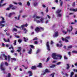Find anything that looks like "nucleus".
<instances>
[{
	"label": "nucleus",
	"mask_w": 77,
	"mask_h": 77,
	"mask_svg": "<svg viewBox=\"0 0 77 77\" xmlns=\"http://www.w3.org/2000/svg\"><path fill=\"white\" fill-rule=\"evenodd\" d=\"M14 36L15 37H16V38H20V36H18V35H15Z\"/></svg>",
	"instance_id": "6e6d98bb"
},
{
	"label": "nucleus",
	"mask_w": 77,
	"mask_h": 77,
	"mask_svg": "<svg viewBox=\"0 0 77 77\" xmlns=\"http://www.w3.org/2000/svg\"><path fill=\"white\" fill-rule=\"evenodd\" d=\"M38 42L37 41H36L34 42L35 44H38Z\"/></svg>",
	"instance_id": "4d7b16f0"
},
{
	"label": "nucleus",
	"mask_w": 77,
	"mask_h": 77,
	"mask_svg": "<svg viewBox=\"0 0 77 77\" xmlns=\"http://www.w3.org/2000/svg\"><path fill=\"white\" fill-rule=\"evenodd\" d=\"M32 49L31 48H30V50L28 52V53L29 54H32Z\"/></svg>",
	"instance_id": "aec40b11"
},
{
	"label": "nucleus",
	"mask_w": 77,
	"mask_h": 77,
	"mask_svg": "<svg viewBox=\"0 0 77 77\" xmlns=\"http://www.w3.org/2000/svg\"><path fill=\"white\" fill-rule=\"evenodd\" d=\"M41 18V17H40L39 16H36V18Z\"/></svg>",
	"instance_id": "774afa93"
},
{
	"label": "nucleus",
	"mask_w": 77,
	"mask_h": 77,
	"mask_svg": "<svg viewBox=\"0 0 77 77\" xmlns=\"http://www.w3.org/2000/svg\"><path fill=\"white\" fill-rule=\"evenodd\" d=\"M11 77V73H8V76L6 77Z\"/></svg>",
	"instance_id": "cd10ccee"
},
{
	"label": "nucleus",
	"mask_w": 77,
	"mask_h": 77,
	"mask_svg": "<svg viewBox=\"0 0 77 77\" xmlns=\"http://www.w3.org/2000/svg\"><path fill=\"white\" fill-rule=\"evenodd\" d=\"M46 10V13H47V12H48V7H47Z\"/></svg>",
	"instance_id": "69168bd1"
},
{
	"label": "nucleus",
	"mask_w": 77,
	"mask_h": 77,
	"mask_svg": "<svg viewBox=\"0 0 77 77\" xmlns=\"http://www.w3.org/2000/svg\"><path fill=\"white\" fill-rule=\"evenodd\" d=\"M29 46L32 48H35V47H34L33 45H30Z\"/></svg>",
	"instance_id": "f704fd0d"
},
{
	"label": "nucleus",
	"mask_w": 77,
	"mask_h": 77,
	"mask_svg": "<svg viewBox=\"0 0 77 77\" xmlns=\"http://www.w3.org/2000/svg\"><path fill=\"white\" fill-rule=\"evenodd\" d=\"M24 39L25 42H27V41H28V38H26L25 37H24Z\"/></svg>",
	"instance_id": "c756f323"
},
{
	"label": "nucleus",
	"mask_w": 77,
	"mask_h": 77,
	"mask_svg": "<svg viewBox=\"0 0 77 77\" xmlns=\"http://www.w3.org/2000/svg\"><path fill=\"white\" fill-rule=\"evenodd\" d=\"M28 74H29V77H30V76H32V72L31 71H29L28 72Z\"/></svg>",
	"instance_id": "f3484780"
},
{
	"label": "nucleus",
	"mask_w": 77,
	"mask_h": 77,
	"mask_svg": "<svg viewBox=\"0 0 77 77\" xmlns=\"http://www.w3.org/2000/svg\"><path fill=\"white\" fill-rule=\"evenodd\" d=\"M6 35H7V36H9V35H10V33H8V32H6Z\"/></svg>",
	"instance_id": "13d9d810"
},
{
	"label": "nucleus",
	"mask_w": 77,
	"mask_h": 77,
	"mask_svg": "<svg viewBox=\"0 0 77 77\" xmlns=\"http://www.w3.org/2000/svg\"><path fill=\"white\" fill-rule=\"evenodd\" d=\"M27 5L28 6H29L30 5V2H29V1H28L27 2Z\"/></svg>",
	"instance_id": "58836bf2"
},
{
	"label": "nucleus",
	"mask_w": 77,
	"mask_h": 77,
	"mask_svg": "<svg viewBox=\"0 0 77 77\" xmlns=\"http://www.w3.org/2000/svg\"><path fill=\"white\" fill-rule=\"evenodd\" d=\"M43 20H44V18H42L41 19H40V22H41L42 23H44V21H43Z\"/></svg>",
	"instance_id": "a878e982"
},
{
	"label": "nucleus",
	"mask_w": 77,
	"mask_h": 77,
	"mask_svg": "<svg viewBox=\"0 0 77 77\" xmlns=\"http://www.w3.org/2000/svg\"><path fill=\"white\" fill-rule=\"evenodd\" d=\"M0 26L1 27H4V26H5V25L1 24H0Z\"/></svg>",
	"instance_id": "c03bdc74"
},
{
	"label": "nucleus",
	"mask_w": 77,
	"mask_h": 77,
	"mask_svg": "<svg viewBox=\"0 0 77 77\" xmlns=\"http://www.w3.org/2000/svg\"><path fill=\"white\" fill-rule=\"evenodd\" d=\"M3 39L4 41L5 42H10V40H9V38H8V40H6V39H5V38H4Z\"/></svg>",
	"instance_id": "ddd939ff"
},
{
	"label": "nucleus",
	"mask_w": 77,
	"mask_h": 77,
	"mask_svg": "<svg viewBox=\"0 0 77 77\" xmlns=\"http://www.w3.org/2000/svg\"><path fill=\"white\" fill-rule=\"evenodd\" d=\"M35 40H38V38L35 37L33 39V41H35Z\"/></svg>",
	"instance_id": "49530a36"
},
{
	"label": "nucleus",
	"mask_w": 77,
	"mask_h": 77,
	"mask_svg": "<svg viewBox=\"0 0 77 77\" xmlns=\"http://www.w3.org/2000/svg\"><path fill=\"white\" fill-rule=\"evenodd\" d=\"M47 16L48 17L49 19H50V18H51V17H50V16L49 15H47Z\"/></svg>",
	"instance_id": "3c124183"
},
{
	"label": "nucleus",
	"mask_w": 77,
	"mask_h": 77,
	"mask_svg": "<svg viewBox=\"0 0 77 77\" xmlns=\"http://www.w3.org/2000/svg\"><path fill=\"white\" fill-rule=\"evenodd\" d=\"M40 29H41V30H42V31H43V30H44V28H42V27H40Z\"/></svg>",
	"instance_id": "79ce46f5"
},
{
	"label": "nucleus",
	"mask_w": 77,
	"mask_h": 77,
	"mask_svg": "<svg viewBox=\"0 0 77 77\" xmlns=\"http://www.w3.org/2000/svg\"><path fill=\"white\" fill-rule=\"evenodd\" d=\"M18 42H19V43H21V41H22L21 40L19 39L18 40Z\"/></svg>",
	"instance_id": "603ef678"
},
{
	"label": "nucleus",
	"mask_w": 77,
	"mask_h": 77,
	"mask_svg": "<svg viewBox=\"0 0 77 77\" xmlns=\"http://www.w3.org/2000/svg\"><path fill=\"white\" fill-rule=\"evenodd\" d=\"M18 66H17L16 67H15V68L14 69V70H16V69H17V68H18Z\"/></svg>",
	"instance_id": "0e129e2a"
},
{
	"label": "nucleus",
	"mask_w": 77,
	"mask_h": 77,
	"mask_svg": "<svg viewBox=\"0 0 77 77\" xmlns=\"http://www.w3.org/2000/svg\"><path fill=\"white\" fill-rule=\"evenodd\" d=\"M1 18L2 19V21H5V18L3 17H1Z\"/></svg>",
	"instance_id": "052dcab7"
},
{
	"label": "nucleus",
	"mask_w": 77,
	"mask_h": 77,
	"mask_svg": "<svg viewBox=\"0 0 77 77\" xmlns=\"http://www.w3.org/2000/svg\"><path fill=\"white\" fill-rule=\"evenodd\" d=\"M5 23V20H2L0 21V24H3L4 23Z\"/></svg>",
	"instance_id": "393cba45"
},
{
	"label": "nucleus",
	"mask_w": 77,
	"mask_h": 77,
	"mask_svg": "<svg viewBox=\"0 0 77 77\" xmlns=\"http://www.w3.org/2000/svg\"><path fill=\"white\" fill-rule=\"evenodd\" d=\"M70 27L71 28V29H68L66 32H65V31L63 30L62 31V32L63 33H64V34H66L68 33V31L69 32H71V31L72 30V29H73V28H72V26H71Z\"/></svg>",
	"instance_id": "7ed1b4c3"
},
{
	"label": "nucleus",
	"mask_w": 77,
	"mask_h": 77,
	"mask_svg": "<svg viewBox=\"0 0 77 77\" xmlns=\"http://www.w3.org/2000/svg\"><path fill=\"white\" fill-rule=\"evenodd\" d=\"M54 74H55V73L53 72L52 74H51L50 75V76L52 77H54Z\"/></svg>",
	"instance_id": "a211bd4d"
},
{
	"label": "nucleus",
	"mask_w": 77,
	"mask_h": 77,
	"mask_svg": "<svg viewBox=\"0 0 77 77\" xmlns=\"http://www.w3.org/2000/svg\"><path fill=\"white\" fill-rule=\"evenodd\" d=\"M36 22L37 23H41V21L39 20H36Z\"/></svg>",
	"instance_id": "680f3d73"
},
{
	"label": "nucleus",
	"mask_w": 77,
	"mask_h": 77,
	"mask_svg": "<svg viewBox=\"0 0 77 77\" xmlns=\"http://www.w3.org/2000/svg\"><path fill=\"white\" fill-rule=\"evenodd\" d=\"M60 63H61V62H59L57 63V65H60Z\"/></svg>",
	"instance_id": "8fccbe9b"
},
{
	"label": "nucleus",
	"mask_w": 77,
	"mask_h": 77,
	"mask_svg": "<svg viewBox=\"0 0 77 77\" xmlns=\"http://www.w3.org/2000/svg\"><path fill=\"white\" fill-rule=\"evenodd\" d=\"M63 5V1H61L60 3V6L61 7L62 6V5Z\"/></svg>",
	"instance_id": "2f4dec72"
},
{
	"label": "nucleus",
	"mask_w": 77,
	"mask_h": 77,
	"mask_svg": "<svg viewBox=\"0 0 77 77\" xmlns=\"http://www.w3.org/2000/svg\"><path fill=\"white\" fill-rule=\"evenodd\" d=\"M31 69H33V70H35V69H36V66H32L31 67Z\"/></svg>",
	"instance_id": "4468645a"
},
{
	"label": "nucleus",
	"mask_w": 77,
	"mask_h": 77,
	"mask_svg": "<svg viewBox=\"0 0 77 77\" xmlns=\"http://www.w3.org/2000/svg\"><path fill=\"white\" fill-rule=\"evenodd\" d=\"M70 11H73V12H77V8L75 9H72L70 8Z\"/></svg>",
	"instance_id": "f8f14e48"
},
{
	"label": "nucleus",
	"mask_w": 77,
	"mask_h": 77,
	"mask_svg": "<svg viewBox=\"0 0 77 77\" xmlns=\"http://www.w3.org/2000/svg\"><path fill=\"white\" fill-rule=\"evenodd\" d=\"M52 58H53L54 59H58V58L57 57H56V56L58 57H60V59H62V56L59 54L57 55L55 53H53L52 55Z\"/></svg>",
	"instance_id": "f257e3e1"
},
{
	"label": "nucleus",
	"mask_w": 77,
	"mask_h": 77,
	"mask_svg": "<svg viewBox=\"0 0 77 77\" xmlns=\"http://www.w3.org/2000/svg\"><path fill=\"white\" fill-rule=\"evenodd\" d=\"M35 30L37 33H38L40 31V28H39L38 27H36L35 29Z\"/></svg>",
	"instance_id": "6e6552de"
},
{
	"label": "nucleus",
	"mask_w": 77,
	"mask_h": 77,
	"mask_svg": "<svg viewBox=\"0 0 77 77\" xmlns=\"http://www.w3.org/2000/svg\"><path fill=\"white\" fill-rule=\"evenodd\" d=\"M38 4V3L36 2H35L34 3V6H36Z\"/></svg>",
	"instance_id": "de8ad7c7"
},
{
	"label": "nucleus",
	"mask_w": 77,
	"mask_h": 77,
	"mask_svg": "<svg viewBox=\"0 0 77 77\" xmlns=\"http://www.w3.org/2000/svg\"><path fill=\"white\" fill-rule=\"evenodd\" d=\"M69 38H70V37H66L65 38H63V37H62L61 38L63 41H65L66 42H69V41H68V39H69Z\"/></svg>",
	"instance_id": "20e7f679"
},
{
	"label": "nucleus",
	"mask_w": 77,
	"mask_h": 77,
	"mask_svg": "<svg viewBox=\"0 0 77 77\" xmlns=\"http://www.w3.org/2000/svg\"><path fill=\"white\" fill-rule=\"evenodd\" d=\"M62 11V10H59L58 9V10L57 11H56V13L57 14H59Z\"/></svg>",
	"instance_id": "dca6fc26"
},
{
	"label": "nucleus",
	"mask_w": 77,
	"mask_h": 77,
	"mask_svg": "<svg viewBox=\"0 0 77 77\" xmlns=\"http://www.w3.org/2000/svg\"><path fill=\"white\" fill-rule=\"evenodd\" d=\"M13 30L14 32H17V29L15 28H13Z\"/></svg>",
	"instance_id": "ea45409f"
},
{
	"label": "nucleus",
	"mask_w": 77,
	"mask_h": 77,
	"mask_svg": "<svg viewBox=\"0 0 77 77\" xmlns=\"http://www.w3.org/2000/svg\"><path fill=\"white\" fill-rule=\"evenodd\" d=\"M27 15H23L22 16L23 18H25V17H27Z\"/></svg>",
	"instance_id": "bf43d9fd"
},
{
	"label": "nucleus",
	"mask_w": 77,
	"mask_h": 77,
	"mask_svg": "<svg viewBox=\"0 0 77 77\" xmlns=\"http://www.w3.org/2000/svg\"><path fill=\"white\" fill-rule=\"evenodd\" d=\"M6 4H7V3H5L3 4L2 5H1V7H2L3 6H5V5H6Z\"/></svg>",
	"instance_id": "37998d69"
},
{
	"label": "nucleus",
	"mask_w": 77,
	"mask_h": 77,
	"mask_svg": "<svg viewBox=\"0 0 77 77\" xmlns=\"http://www.w3.org/2000/svg\"><path fill=\"white\" fill-rule=\"evenodd\" d=\"M42 63H38V66H37V67H38V68H42Z\"/></svg>",
	"instance_id": "9b49d317"
},
{
	"label": "nucleus",
	"mask_w": 77,
	"mask_h": 77,
	"mask_svg": "<svg viewBox=\"0 0 77 77\" xmlns=\"http://www.w3.org/2000/svg\"><path fill=\"white\" fill-rule=\"evenodd\" d=\"M18 3L19 5H20V6L22 5V3L21 2H18Z\"/></svg>",
	"instance_id": "5fc2aeb1"
},
{
	"label": "nucleus",
	"mask_w": 77,
	"mask_h": 77,
	"mask_svg": "<svg viewBox=\"0 0 77 77\" xmlns=\"http://www.w3.org/2000/svg\"><path fill=\"white\" fill-rule=\"evenodd\" d=\"M27 26H28L27 23H26L25 25H22L20 27V28H21L22 29H23L24 27H27Z\"/></svg>",
	"instance_id": "1a4fd4ad"
},
{
	"label": "nucleus",
	"mask_w": 77,
	"mask_h": 77,
	"mask_svg": "<svg viewBox=\"0 0 77 77\" xmlns=\"http://www.w3.org/2000/svg\"><path fill=\"white\" fill-rule=\"evenodd\" d=\"M4 1V0H1L0 2V7L2 6V3Z\"/></svg>",
	"instance_id": "bb28decb"
},
{
	"label": "nucleus",
	"mask_w": 77,
	"mask_h": 77,
	"mask_svg": "<svg viewBox=\"0 0 77 77\" xmlns=\"http://www.w3.org/2000/svg\"><path fill=\"white\" fill-rule=\"evenodd\" d=\"M67 67L66 68V69H69V68H70V66H69V64H67L66 65Z\"/></svg>",
	"instance_id": "5701e85b"
},
{
	"label": "nucleus",
	"mask_w": 77,
	"mask_h": 77,
	"mask_svg": "<svg viewBox=\"0 0 77 77\" xmlns=\"http://www.w3.org/2000/svg\"><path fill=\"white\" fill-rule=\"evenodd\" d=\"M74 72H72L70 74V77H72V76L74 75Z\"/></svg>",
	"instance_id": "b1692460"
},
{
	"label": "nucleus",
	"mask_w": 77,
	"mask_h": 77,
	"mask_svg": "<svg viewBox=\"0 0 77 77\" xmlns=\"http://www.w3.org/2000/svg\"><path fill=\"white\" fill-rule=\"evenodd\" d=\"M56 66V65L54 64H53L51 66H50V68H54Z\"/></svg>",
	"instance_id": "6ab92c4d"
},
{
	"label": "nucleus",
	"mask_w": 77,
	"mask_h": 77,
	"mask_svg": "<svg viewBox=\"0 0 77 77\" xmlns=\"http://www.w3.org/2000/svg\"><path fill=\"white\" fill-rule=\"evenodd\" d=\"M50 60V58H49V57L47 58V60L46 61V62H48V61H49V60Z\"/></svg>",
	"instance_id": "a18cd8bd"
},
{
	"label": "nucleus",
	"mask_w": 77,
	"mask_h": 77,
	"mask_svg": "<svg viewBox=\"0 0 77 77\" xmlns=\"http://www.w3.org/2000/svg\"><path fill=\"white\" fill-rule=\"evenodd\" d=\"M11 59L13 60H14V61H16L17 60V59L15 58H12Z\"/></svg>",
	"instance_id": "e433bc0d"
},
{
	"label": "nucleus",
	"mask_w": 77,
	"mask_h": 77,
	"mask_svg": "<svg viewBox=\"0 0 77 77\" xmlns=\"http://www.w3.org/2000/svg\"><path fill=\"white\" fill-rule=\"evenodd\" d=\"M14 45H17V40H15L14 41Z\"/></svg>",
	"instance_id": "4c0bfd02"
},
{
	"label": "nucleus",
	"mask_w": 77,
	"mask_h": 77,
	"mask_svg": "<svg viewBox=\"0 0 77 77\" xmlns=\"http://www.w3.org/2000/svg\"><path fill=\"white\" fill-rule=\"evenodd\" d=\"M58 35V32L57 31L55 32V34L53 36L54 37V38H55L56 37H57Z\"/></svg>",
	"instance_id": "9d476101"
},
{
	"label": "nucleus",
	"mask_w": 77,
	"mask_h": 77,
	"mask_svg": "<svg viewBox=\"0 0 77 77\" xmlns=\"http://www.w3.org/2000/svg\"><path fill=\"white\" fill-rule=\"evenodd\" d=\"M75 2H74L73 3H72V6L73 7H75Z\"/></svg>",
	"instance_id": "7c9ffc66"
},
{
	"label": "nucleus",
	"mask_w": 77,
	"mask_h": 77,
	"mask_svg": "<svg viewBox=\"0 0 77 77\" xmlns=\"http://www.w3.org/2000/svg\"><path fill=\"white\" fill-rule=\"evenodd\" d=\"M46 46L47 47V50L48 51H50V45H49V42H48L46 43Z\"/></svg>",
	"instance_id": "0eeeda50"
},
{
	"label": "nucleus",
	"mask_w": 77,
	"mask_h": 77,
	"mask_svg": "<svg viewBox=\"0 0 77 77\" xmlns=\"http://www.w3.org/2000/svg\"><path fill=\"white\" fill-rule=\"evenodd\" d=\"M40 51H41L40 50V49H38L37 51L36 52V54H38V53H39Z\"/></svg>",
	"instance_id": "c85d7f7f"
},
{
	"label": "nucleus",
	"mask_w": 77,
	"mask_h": 77,
	"mask_svg": "<svg viewBox=\"0 0 77 77\" xmlns=\"http://www.w3.org/2000/svg\"><path fill=\"white\" fill-rule=\"evenodd\" d=\"M5 65H6V66H8L9 65V64H8V63L7 62H5Z\"/></svg>",
	"instance_id": "473e14b6"
},
{
	"label": "nucleus",
	"mask_w": 77,
	"mask_h": 77,
	"mask_svg": "<svg viewBox=\"0 0 77 77\" xmlns=\"http://www.w3.org/2000/svg\"><path fill=\"white\" fill-rule=\"evenodd\" d=\"M20 15L18 16V18H17V20H20Z\"/></svg>",
	"instance_id": "864d4df0"
},
{
	"label": "nucleus",
	"mask_w": 77,
	"mask_h": 77,
	"mask_svg": "<svg viewBox=\"0 0 77 77\" xmlns=\"http://www.w3.org/2000/svg\"><path fill=\"white\" fill-rule=\"evenodd\" d=\"M50 71L48 70V69H46L45 70V72L43 73H42L41 75H45V74H46V73H50Z\"/></svg>",
	"instance_id": "39448f33"
},
{
	"label": "nucleus",
	"mask_w": 77,
	"mask_h": 77,
	"mask_svg": "<svg viewBox=\"0 0 77 77\" xmlns=\"http://www.w3.org/2000/svg\"><path fill=\"white\" fill-rule=\"evenodd\" d=\"M16 27L17 28H18V29H21V27H19L18 26H16Z\"/></svg>",
	"instance_id": "e2e57ef3"
},
{
	"label": "nucleus",
	"mask_w": 77,
	"mask_h": 77,
	"mask_svg": "<svg viewBox=\"0 0 77 77\" xmlns=\"http://www.w3.org/2000/svg\"><path fill=\"white\" fill-rule=\"evenodd\" d=\"M64 59H65L66 60H67V59H68V57H66V56H64Z\"/></svg>",
	"instance_id": "09e8293b"
},
{
	"label": "nucleus",
	"mask_w": 77,
	"mask_h": 77,
	"mask_svg": "<svg viewBox=\"0 0 77 77\" xmlns=\"http://www.w3.org/2000/svg\"><path fill=\"white\" fill-rule=\"evenodd\" d=\"M72 53H76V54H77V51H72Z\"/></svg>",
	"instance_id": "c9c22d12"
},
{
	"label": "nucleus",
	"mask_w": 77,
	"mask_h": 77,
	"mask_svg": "<svg viewBox=\"0 0 77 77\" xmlns=\"http://www.w3.org/2000/svg\"><path fill=\"white\" fill-rule=\"evenodd\" d=\"M9 7L7 8L6 11H10V9H11L12 10H14L16 9V7L14 6L12 4L9 5Z\"/></svg>",
	"instance_id": "f03ea898"
},
{
	"label": "nucleus",
	"mask_w": 77,
	"mask_h": 77,
	"mask_svg": "<svg viewBox=\"0 0 77 77\" xmlns=\"http://www.w3.org/2000/svg\"><path fill=\"white\" fill-rule=\"evenodd\" d=\"M57 16L59 17H62V14H58L57 15Z\"/></svg>",
	"instance_id": "a19ab883"
},
{
	"label": "nucleus",
	"mask_w": 77,
	"mask_h": 77,
	"mask_svg": "<svg viewBox=\"0 0 77 77\" xmlns=\"http://www.w3.org/2000/svg\"><path fill=\"white\" fill-rule=\"evenodd\" d=\"M5 60H7V56L5 55Z\"/></svg>",
	"instance_id": "338daca9"
},
{
	"label": "nucleus",
	"mask_w": 77,
	"mask_h": 77,
	"mask_svg": "<svg viewBox=\"0 0 77 77\" xmlns=\"http://www.w3.org/2000/svg\"><path fill=\"white\" fill-rule=\"evenodd\" d=\"M15 14V13L14 12L10 13L8 15L9 17H11V16H12V15H14Z\"/></svg>",
	"instance_id": "2eb2a0df"
},
{
	"label": "nucleus",
	"mask_w": 77,
	"mask_h": 77,
	"mask_svg": "<svg viewBox=\"0 0 77 77\" xmlns=\"http://www.w3.org/2000/svg\"><path fill=\"white\" fill-rule=\"evenodd\" d=\"M21 48L20 47H18V49L17 50V51H18V52H20L21 51Z\"/></svg>",
	"instance_id": "412c9836"
},
{
	"label": "nucleus",
	"mask_w": 77,
	"mask_h": 77,
	"mask_svg": "<svg viewBox=\"0 0 77 77\" xmlns=\"http://www.w3.org/2000/svg\"><path fill=\"white\" fill-rule=\"evenodd\" d=\"M0 68L1 70L2 71H5V69L3 68V62L2 63L0 66Z\"/></svg>",
	"instance_id": "423d86ee"
},
{
	"label": "nucleus",
	"mask_w": 77,
	"mask_h": 77,
	"mask_svg": "<svg viewBox=\"0 0 77 77\" xmlns=\"http://www.w3.org/2000/svg\"><path fill=\"white\" fill-rule=\"evenodd\" d=\"M11 59V57L9 55L8 56V62H10V59Z\"/></svg>",
	"instance_id": "4be33fe9"
},
{
	"label": "nucleus",
	"mask_w": 77,
	"mask_h": 77,
	"mask_svg": "<svg viewBox=\"0 0 77 77\" xmlns=\"http://www.w3.org/2000/svg\"><path fill=\"white\" fill-rule=\"evenodd\" d=\"M72 48V45L69 46L68 47V48Z\"/></svg>",
	"instance_id": "72a5a7b5"
}]
</instances>
